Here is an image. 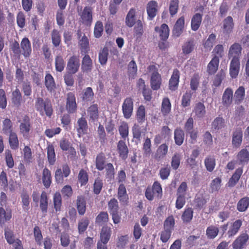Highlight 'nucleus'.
<instances>
[{
	"instance_id": "obj_1",
	"label": "nucleus",
	"mask_w": 249,
	"mask_h": 249,
	"mask_svg": "<svg viewBox=\"0 0 249 249\" xmlns=\"http://www.w3.org/2000/svg\"><path fill=\"white\" fill-rule=\"evenodd\" d=\"M95 163L96 168L98 171H102L105 169L106 178L110 180L114 178L115 173L114 166L111 163L106 164V157L104 153L101 152L97 155Z\"/></svg>"
},
{
	"instance_id": "obj_2",
	"label": "nucleus",
	"mask_w": 249,
	"mask_h": 249,
	"mask_svg": "<svg viewBox=\"0 0 249 249\" xmlns=\"http://www.w3.org/2000/svg\"><path fill=\"white\" fill-rule=\"evenodd\" d=\"M35 107L42 116L45 113L47 116L51 117L53 114L52 104L48 98L44 100L41 97H37L35 102Z\"/></svg>"
},
{
	"instance_id": "obj_3",
	"label": "nucleus",
	"mask_w": 249,
	"mask_h": 249,
	"mask_svg": "<svg viewBox=\"0 0 249 249\" xmlns=\"http://www.w3.org/2000/svg\"><path fill=\"white\" fill-rule=\"evenodd\" d=\"M145 196L149 201H152L154 197L158 199H161L162 196V189L160 183L155 181L152 186H148L145 191Z\"/></svg>"
},
{
	"instance_id": "obj_4",
	"label": "nucleus",
	"mask_w": 249,
	"mask_h": 249,
	"mask_svg": "<svg viewBox=\"0 0 249 249\" xmlns=\"http://www.w3.org/2000/svg\"><path fill=\"white\" fill-rule=\"evenodd\" d=\"M18 122L19 123V133L25 139H29L32 129V124L30 117L27 114L24 115Z\"/></svg>"
},
{
	"instance_id": "obj_5",
	"label": "nucleus",
	"mask_w": 249,
	"mask_h": 249,
	"mask_svg": "<svg viewBox=\"0 0 249 249\" xmlns=\"http://www.w3.org/2000/svg\"><path fill=\"white\" fill-rule=\"evenodd\" d=\"M147 71L151 73L150 78V85L154 90H157L160 89L162 79L160 74L158 72V70L156 66L150 65L147 68Z\"/></svg>"
},
{
	"instance_id": "obj_6",
	"label": "nucleus",
	"mask_w": 249,
	"mask_h": 249,
	"mask_svg": "<svg viewBox=\"0 0 249 249\" xmlns=\"http://www.w3.org/2000/svg\"><path fill=\"white\" fill-rule=\"evenodd\" d=\"M122 110L124 118L128 119L131 118L134 110V100L132 97H127L124 99Z\"/></svg>"
},
{
	"instance_id": "obj_7",
	"label": "nucleus",
	"mask_w": 249,
	"mask_h": 249,
	"mask_svg": "<svg viewBox=\"0 0 249 249\" xmlns=\"http://www.w3.org/2000/svg\"><path fill=\"white\" fill-rule=\"evenodd\" d=\"M71 174V169L67 164L62 165V168H57L54 175L55 180L57 183H62L64 178L68 177Z\"/></svg>"
},
{
	"instance_id": "obj_8",
	"label": "nucleus",
	"mask_w": 249,
	"mask_h": 249,
	"mask_svg": "<svg viewBox=\"0 0 249 249\" xmlns=\"http://www.w3.org/2000/svg\"><path fill=\"white\" fill-rule=\"evenodd\" d=\"M241 45L238 43H234L231 45L229 50L228 57L232 60H240L242 53Z\"/></svg>"
},
{
	"instance_id": "obj_9",
	"label": "nucleus",
	"mask_w": 249,
	"mask_h": 249,
	"mask_svg": "<svg viewBox=\"0 0 249 249\" xmlns=\"http://www.w3.org/2000/svg\"><path fill=\"white\" fill-rule=\"evenodd\" d=\"M66 108L69 114H73L76 112L77 106L75 94L73 92H69L67 95Z\"/></svg>"
},
{
	"instance_id": "obj_10",
	"label": "nucleus",
	"mask_w": 249,
	"mask_h": 249,
	"mask_svg": "<svg viewBox=\"0 0 249 249\" xmlns=\"http://www.w3.org/2000/svg\"><path fill=\"white\" fill-rule=\"evenodd\" d=\"M80 67V60L79 56L72 55L69 59L66 70L67 72L71 73H76L79 70Z\"/></svg>"
},
{
	"instance_id": "obj_11",
	"label": "nucleus",
	"mask_w": 249,
	"mask_h": 249,
	"mask_svg": "<svg viewBox=\"0 0 249 249\" xmlns=\"http://www.w3.org/2000/svg\"><path fill=\"white\" fill-rule=\"evenodd\" d=\"M117 198L121 205H127L129 202V196L127 194L126 189L123 183L119 185L117 191Z\"/></svg>"
},
{
	"instance_id": "obj_12",
	"label": "nucleus",
	"mask_w": 249,
	"mask_h": 249,
	"mask_svg": "<svg viewBox=\"0 0 249 249\" xmlns=\"http://www.w3.org/2000/svg\"><path fill=\"white\" fill-rule=\"evenodd\" d=\"M81 20L83 24L90 26L92 22V10L89 6L84 7L80 15Z\"/></svg>"
},
{
	"instance_id": "obj_13",
	"label": "nucleus",
	"mask_w": 249,
	"mask_h": 249,
	"mask_svg": "<svg viewBox=\"0 0 249 249\" xmlns=\"http://www.w3.org/2000/svg\"><path fill=\"white\" fill-rule=\"evenodd\" d=\"M243 132L241 128H234L232 134V144L233 147L238 148L242 142Z\"/></svg>"
},
{
	"instance_id": "obj_14",
	"label": "nucleus",
	"mask_w": 249,
	"mask_h": 249,
	"mask_svg": "<svg viewBox=\"0 0 249 249\" xmlns=\"http://www.w3.org/2000/svg\"><path fill=\"white\" fill-rule=\"evenodd\" d=\"M88 129V125L86 118L84 117L79 118L77 122L76 127L78 137L81 138L84 135L87 134Z\"/></svg>"
},
{
	"instance_id": "obj_15",
	"label": "nucleus",
	"mask_w": 249,
	"mask_h": 249,
	"mask_svg": "<svg viewBox=\"0 0 249 249\" xmlns=\"http://www.w3.org/2000/svg\"><path fill=\"white\" fill-rule=\"evenodd\" d=\"M180 78L179 71L175 69L173 70L171 77L169 81V89L172 91L177 89Z\"/></svg>"
},
{
	"instance_id": "obj_16",
	"label": "nucleus",
	"mask_w": 249,
	"mask_h": 249,
	"mask_svg": "<svg viewBox=\"0 0 249 249\" xmlns=\"http://www.w3.org/2000/svg\"><path fill=\"white\" fill-rule=\"evenodd\" d=\"M21 54L25 58L29 57L32 53L31 44L27 37H24L20 42Z\"/></svg>"
},
{
	"instance_id": "obj_17",
	"label": "nucleus",
	"mask_w": 249,
	"mask_h": 249,
	"mask_svg": "<svg viewBox=\"0 0 249 249\" xmlns=\"http://www.w3.org/2000/svg\"><path fill=\"white\" fill-rule=\"evenodd\" d=\"M117 150L119 157L123 160H125L128 157L129 150L125 141L120 140L117 143Z\"/></svg>"
},
{
	"instance_id": "obj_18",
	"label": "nucleus",
	"mask_w": 249,
	"mask_h": 249,
	"mask_svg": "<svg viewBox=\"0 0 249 249\" xmlns=\"http://www.w3.org/2000/svg\"><path fill=\"white\" fill-rule=\"evenodd\" d=\"M158 3L155 0L149 1L146 6V11L149 20H152L156 16L158 12Z\"/></svg>"
},
{
	"instance_id": "obj_19",
	"label": "nucleus",
	"mask_w": 249,
	"mask_h": 249,
	"mask_svg": "<svg viewBox=\"0 0 249 249\" xmlns=\"http://www.w3.org/2000/svg\"><path fill=\"white\" fill-rule=\"evenodd\" d=\"M185 20L183 16L180 17L176 22L173 31V36L178 37L182 33L184 27Z\"/></svg>"
},
{
	"instance_id": "obj_20",
	"label": "nucleus",
	"mask_w": 249,
	"mask_h": 249,
	"mask_svg": "<svg viewBox=\"0 0 249 249\" xmlns=\"http://www.w3.org/2000/svg\"><path fill=\"white\" fill-rule=\"evenodd\" d=\"M168 151V146L166 143L160 145L154 155V159L158 161L161 160L166 156Z\"/></svg>"
},
{
	"instance_id": "obj_21",
	"label": "nucleus",
	"mask_w": 249,
	"mask_h": 249,
	"mask_svg": "<svg viewBox=\"0 0 249 249\" xmlns=\"http://www.w3.org/2000/svg\"><path fill=\"white\" fill-rule=\"evenodd\" d=\"M237 162L242 166L247 164L249 161V152L245 148L241 149L237 154Z\"/></svg>"
},
{
	"instance_id": "obj_22",
	"label": "nucleus",
	"mask_w": 249,
	"mask_h": 249,
	"mask_svg": "<svg viewBox=\"0 0 249 249\" xmlns=\"http://www.w3.org/2000/svg\"><path fill=\"white\" fill-rule=\"evenodd\" d=\"M233 100V91L231 89L228 88L225 90L222 98V103L226 107H229Z\"/></svg>"
},
{
	"instance_id": "obj_23",
	"label": "nucleus",
	"mask_w": 249,
	"mask_h": 249,
	"mask_svg": "<svg viewBox=\"0 0 249 249\" xmlns=\"http://www.w3.org/2000/svg\"><path fill=\"white\" fill-rule=\"evenodd\" d=\"M92 67V61L89 55L85 54L82 60V71L84 73H89L91 71Z\"/></svg>"
},
{
	"instance_id": "obj_24",
	"label": "nucleus",
	"mask_w": 249,
	"mask_h": 249,
	"mask_svg": "<svg viewBox=\"0 0 249 249\" xmlns=\"http://www.w3.org/2000/svg\"><path fill=\"white\" fill-rule=\"evenodd\" d=\"M52 174L49 169L44 168L42 172V181L45 188H48L52 183Z\"/></svg>"
},
{
	"instance_id": "obj_25",
	"label": "nucleus",
	"mask_w": 249,
	"mask_h": 249,
	"mask_svg": "<svg viewBox=\"0 0 249 249\" xmlns=\"http://www.w3.org/2000/svg\"><path fill=\"white\" fill-rule=\"evenodd\" d=\"M136 10L131 8L125 18V24L129 27H132L136 23Z\"/></svg>"
},
{
	"instance_id": "obj_26",
	"label": "nucleus",
	"mask_w": 249,
	"mask_h": 249,
	"mask_svg": "<svg viewBox=\"0 0 249 249\" xmlns=\"http://www.w3.org/2000/svg\"><path fill=\"white\" fill-rule=\"evenodd\" d=\"M155 31L156 32H159V36L161 40H167L169 35V29L167 24L165 23L162 24L160 28L156 27Z\"/></svg>"
},
{
	"instance_id": "obj_27",
	"label": "nucleus",
	"mask_w": 249,
	"mask_h": 249,
	"mask_svg": "<svg viewBox=\"0 0 249 249\" xmlns=\"http://www.w3.org/2000/svg\"><path fill=\"white\" fill-rule=\"evenodd\" d=\"M249 239L248 234L243 233L240 235L232 243L233 249H242Z\"/></svg>"
},
{
	"instance_id": "obj_28",
	"label": "nucleus",
	"mask_w": 249,
	"mask_h": 249,
	"mask_svg": "<svg viewBox=\"0 0 249 249\" xmlns=\"http://www.w3.org/2000/svg\"><path fill=\"white\" fill-rule=\"evenodd\" d=\"M135 24L134 28V36L137 39H139L142 37L144 33V22L141 19H138Z\"/></svg>"
},
{
	"instance_id": "obj_29",
	"label": "nucleus",
	"mask_w": 249,
	"mask_h": 249,
	"mask_svg": "<svg viewBox=\"0 0 249 249\" xmlns=\"http://www.w3.org/2000/svg\"><path fill=\"white\" fill-rule=\"evenodd\" d=\"M8 142L12 150H17L18 149L19 142L18 135L15 132L9 134Z\"/></svg>"
},
{
	"instance_id": "obj_30",
	"label": "nucleus",
	"mask_w": 249,
	"mask_h": 249,
	"mask_svg": "<svg viewBox=\"0 0 249 249\" xmlns=\"http://www.w3.org/2000/svg\"><path fill=\"white\" fill-rule=\"evenodd\" d=\"M48 198L47 193L45 191H42L40 196L39 207L44 216L47 214L48 211Z\"/></svg>"
},
{
	"instance_id": "obj_31",
	"label": "nucleus",
	"mask_w": 249,
	"mask_h": 249,
	"mask_svg": "<svg viewBox=\"0 0 249 249\" xmlns=\"http://www.w3.org/2000/svg\"><path fill=\"white\" fill-rule=\"evenodd\" d=\"M112 233L111 228L107 225H104L100 233V239L103 241L108 242L109 241Z\"/></svg>"
},
{
	"instance_id": "obj_32",
	"label": "nucleus",
	"mask_w": 249,
	"mask_h": 249,
	"mask_svg": "<svg viewBox=\"0 0 249 249\" xmlns=\"http://www.w3.org/2000/svg\"><path fill=\"white\" fill-rule=\"evenodd\" d=\"M219 64V59L216 57H213L211 61L208 63L207 71L209 74H213L217 71Z\"/></svg>"
},
{
	"instance_id": "obj_33",
	"label": "nucleus",
	"mask_w": 249,
	"mask_h": 249,
	"mask_svg": "<svg viewBox=\"0 0 249 249\" xmlns=\"http://www.w3.org/2000/svg\"><path fill=\"white\" fill-rule=\"evenodd\" d=\"M136 119L138 123L142 124L146 120L145 107L143 105L140 106L136 112Z\"/></svg>"
},
{
	"instance_id": "obj_34",
	"label": "nucleus",
	"mask_w": 249,
	"mask_h": 249,
	"mask_svg": "<svg viewBox=\"0 0 249 249\" xmlns=\"http://www.w3.org/2000/svg\"><path fill=\"white\" fill-rule=\"evenodd\" d=\"M86 202L85 198L83 196H79L77 197L76 207L80 215H84L86 210Z\"/></svg>"
},
{
	"instance_id": "obj_35",
	"label": "nucleus",
	"mask_w": 249,
	"mask_h": 249,
	"mask_svg": "<svg viewBox=\"0 0 249 249\" xmlns=\"http://www.w3.org/2000/svg\"><path fill=\"white\" fill-rule=\"evenodd\" d=\"M240 60H231L230 65V74L232 78H235L239 71Z\"/></svg>"
},
{
	"instance_id": "obj_36",
	"label": "nucleus",
	"mask_w": 249,
	"mask_h": 249,
	"mask_svg": "<svg viewBox=\"0 0 249 249\" xmlns=\"http://www.w3.org/2000/svg\"><path fill=\"white\" fill-rule=\"evenodd\" d=\"M22 100V95L18 88H16L15 90L12 92L11 101L13 104L18 107L21 105Z\"/></svg>"
},
{
	"instance_id": "obj_37",
	"label": "nucleus",
	"mask_w": 249,
	"mask_h": 249,
	"mask_svg": "<svg viewBox=\"0 0 249 249\" xmlns=\"http://www.w3.org/2000/svg\"><path fill=\"white\" fill-rule=\"evenodd\" d=\"M88 115L90 119L93 121L97 120L99 118V110L97 104L91 105L87 110Z\"/></svg>"
},
{
	"instance_id": "obj_38",
	"label": "nucleus",
	"mask_w": 249,
	"mask_h": 249,
	"mask_svg": "<svg viewBox=\"0 0 249 249\" xmlns=\"http://www.w3.org/2000/svg\"><path fill=\"white\" fill-rule=\"evenodd\" d=\"M45 85L47 89L52 92L55 88L54 78L50 73H47L45 77Z\"/></svg>"
},
{
	"instance_id": "obj_39",
	"label": "nucleus",
	"mask_w": 249,
	"mask_h": 249,
	"mask_svg": "<svg viewBox=\"0 0 249 249\" xmlns=\"http://www.w3.org/2000/svg\"><path fill=\"white\" fill-rule=\"evenodd\" d=\"M171 103L168 97L162 99L161 107V112L163 116H167L171 111Z\"/></svg>"
},
{
	"instance_id": "obj_40",
	"label": "nucleus",
	"mask_w": 249,
	"mask_h": 249,
	"mask_svg": "<svg viewBox=\"0 0 249 249\" xmlns=\"http://www.w3.org/2000/svg\"><path fill=\"white\" fill-rule=\"evenodd\" d=\"M174 139L176 144L181 145L184 141V133L181 128H177L174 131Z\"/></svg>"
},
{
	"instance_id": "obj_41",
	"label": "nucleus",
	"mask_w": 249,
	"mask_h": 249,
	"mask_svg": "<svg viewBox=\"0 0 249 249\" xmlns=\"http://www.w3.org/2000/svg\"><path fill=\"white\" fill-rule=\"evenodd\" d=\"M245 95V88L240 86L234 93V102L236 104H240L244 100Z\"/></svg>"
},
{
	"instance_id": "obj_42",
	"label": "nucleus",
	"mask_w": 249,
	"mask_h": 249,
	"mask_svg": "<svg viewBox=\"0 0 249 249\" xmlns=\"http://www.w3.org/2000/svg\"><path fill=\"white\" fill-rule=\"evenodd\" d=\"M234 23L232 18L228 16L223 20V30L224 32L227 34L230 33L233 28Z\"/></svg>"
},
{
	"instance_id": "obj_43",
	"label": "nucleus",
	"mask_w": 249,
	"mask_h": 249,
	"mask_svg": "<svg viewBox=\"0 0 249 249\" xmlns=\"http://www.w3.org/2000/svg\"><path fill=\"white\" fill-rule=\"evenodd\" d=\"M2 130L5 134H9L13 131V123L10 119L6 118L2 121Z\"/></svg>"
},
{
	"instance_id": "obj_44",
	"label": "nucleus",
	"mask_w": 249,
	"mask_h": 249,
	"mask_svg": "<svg viewBox=\"0 0 249 249\" xmlns=\"http://www.w3.org/2000/svg\"><path fill=\"white\" fill-rule=\"evenodd\" d=\"M242 224V222L241 220L238 219L235 221L228 231L229 237H232L235 235L238 232Z\"/></svg>"
},
{
	"instance_id": "obj_45",
	"label": "nucleus",
	"mask_w": 249,
	"mask_h": 249,
	"mask_svg": "<svg viewBox=\"0 0 249 249\" xmlns=\"http://www.w3.org/2000/svg\"><path fill=\"white\" fill-rule=\"evenodd\" d=\"M109 216L107 212H101L95 218V223L99 226L108 222Z\"/></svg>"
},
{
	"instance_id": "obj_46",
	"label": "nucleus",
	"mask_w": 249,
	"mask_h": 249,
	"mask_svg": "<svg viewBox=\"0 0 249 249\" xmlns=\"http://www.w3.org/2000/svg\"><path fill=\"white\" fill-rule=\"evenodd\" d=\"M47 149L48 162L50 165H53L56 161L54 146L52 144H49L48 145Z\"/></svg>"
},
{
	"instance_id": "obj_47",
	"label": "nucleus",
	"mask_w": 249,
	"mask_h": 249,
	"mask_svg": "<svg viewBox=\"0 0 249 249\" xmlns=\"http://www.w3.org/2000/svg\"><path fill=\"white\" fill-rule=\"evenodd\" d=\"M12 217L11 211L6 212L2 207H0V225H4L6 222L9 221Z\"/></svg>"
},
{
	"instance_id": "obj_48",
	"label": "nucleus",
	"mask_w": 249,
	"mask_h": 249,
	"mask_svg": "<svg viewBox=\"0 0 249 249\" xmlns=\"http://www.w3.org/2000/svg\"><path fill=\"white\" fill-rule=\"evenodd\" d=\"M243 173L242 168H238L230 179L228 184L229 186H233L238 181Z\"/></svg>"
},
{
	"instance_id": "obj_49",
	"label": "nucleus",
	"mask_w": 249,
	"mask_h": 249,
	"mask_svg": "<svg viewBox=\"0 0 249 249\" xmlns=\"http://www.w3.org/2000/svg\"><path fill=\"white\" fill-rule=\"evenodd\" d=\"M21 198L22 207L25 211H28L30 209V198L27 192H23L20 195Z\"/></svg>"
},
{
	"instance_id": "obj_50",
	"label": "nucleus",
	"mask_w": 249,
	"mask_h": 249,
	"mask_svg": "<svg viewBox=\"0 0 249 249\" xmlns=\"http://www.w3.org/2000/svg\"><path fill=\"white\" fill-rule=\"evenodd\" d=\"M79 43L81 53H87L89 51V41L88 37L84 35L80 40Z\"/></svg>"
},
{
	"instance_id": "obj_51",
	"label": "nucleus",
	"mask_w": 249,
	"mask_h": 249,
	"mask_svg": "<svg viewBox=\"0 0 249 249\" xmlns=\"http://www.w3.org/2000/svg\"><path fill=\"white\" fill-rule=\"evenodd\" d=\"M202 17L200 14H196L192 18L191 20V28L193 31H196L199 28L201 22Z\"/></svg>"
},
{
	"instance_id": "obj_52",
	"label": "nucleus",
	"mask_w": 249,
	"mask_h": 249,
	"mask_svg": "<svg viewBox=\"0 0 249 249\" xmlns=\"http://www.w3.org/2000/svg\"><path fill=\"white\" fill-rule=\"evenodd\" d=\"M108 49L105 46L99 53V61L102 65H105L107 61Z\"/></svg>"
},
{
	"instance_id": "obj_53",
	"label": "nucleus",
	"mask_w": 249,
	"mask_h": 249,
	"mask_svg": "<svg viewBox=\"0 0 249 249\" xmlns=\"http://www.w3.org/2000/svg\"><path fill=\"white\" fill-rule=\"evenodd\" d=\"M89 221L87 217L81 219L78 223V230L79 234L83 233L87 229Z\"/></svg>"
},
{
	"instance_id": "obj_54",
	"label": "nucleus",
	"mask_w": 249,
	"mask_h": 249,
	"mask_svg": "<svg viewBox=\"0 0 249 249\" xmlns=\"http://www.w3.org/2000/svg\"><path fill=\"white\" fill-rule=\"evenodd\" d=\"M193 216V211L191 208H187L185 209L181 215V219L184 223L190 222Z\"/></svg>"
},
{
	"instance_id": "obj_55",
	"label": "nucleus",
	"mask_w": 249,
	"mask_h": 249,
	"mask_svg": "<svg viewBox=\"0 0 249 249\" xmlns=\"http://www.w3.org/2000/svg\"><path fill=\"white\" fill-rule=\"evenodd\" d=\"M51 38L53 45L57 47L59 46L61 42V37L59 32L53 29L51 33Z\"/></svg>"
},
{
	"instance_id": "obj_56",
	"label": "nucleus",
	"mask_w": 249,
	"mask_h": 249,
	"mask_svg": "<svg viewBox=\"0 0 249 249\" xmlns=\"http://www.w3.org/2000/svg\"><path fill=\"white\" fill-rule=\"evenodd\" d=\"M4 237L7 242L12 245L16 241L15 235L14 231L8 228H6L4 229Z\"/></svg>"
},
{
	"instance_id": "obj_57",
	"label": "nucleus",
	"mask_w": 249,
	"mask_h": 249,
	"mask_svg": "<svg viewBox=\"0 0 249 249\" xmlns=\"http://www.w3.org/2000/svg\"><path fill=\"white\" fill-rule=\"evenodd\" d=\"M53 203L56 212L60 211L62 206V197L59 192H56L53 196Z\"/></svg>"
},
{
	"instance_id": "obj_58",
	"label": "nucleus",
	"mask_w": 249,
	"mask_h": 249,
	"mask_svg": "<svg viewBox=\"0 0 249 249\" xmlns=\"http://www.w3.org/2000/svg\"><path fill=\"white\" fill-rule=\"evenodd\" d=\"M118 130L122 138L125 141L128 137L129 127L127 123L123 122L118 128Z\"/></svg>"
},
{
	"instance_id": "obj_59",
	"label": "nucleus",
	"mask_w": 249,
	"mask_h": 249,
	"mask_svg": "<svg viewBox=\"0 0 249 249\" xmlns=\"http://www.w3.org/2000/svg\"><path fill=\"white\" fill-rule=\"evenodd\" d=\"M65 66V62L61 55H57L55 58V67L56 71L59 72L62 71Z\"/></svg>"
},
{
	"instance_id": "obj_60",
	"label": "nucleus",
	"mask_w": 249,
	"mask_h": 249,
	"mask_svg": "<svg viewBox=\"0 0 249 249\" xmlns=\"http://www.w3.org/2000/svg\"><path fill=\"white\" fill-rule=\"evenodd\" d=\"M94 92L91 88L88 87L84 89L82 100L86 102L91 101L94 98Z\"/></svg>"
},
{
	"instance_id": "obj_61",
	"label": "nucleus",
	"mask_w": 249,
	"mask_h": 249,
	"mask_svg": "<svg viewBox=\"0 0 249 249\" xmlns=\"http://www.w3.org/2000/svg\"><path fill=\"white\" fill-rule=\"evenodd\" d=\"M142 151L143 155L146 157H149L151 154V142L149 138H147L143 144H142Z\"/></svg>"
},
{
	"instance_id": "obj_62",
	"label": "nucleus",
	"mask_w": 249,
	"mask_h": 249,
	"mask_svg": "<svg viewBox=\"0 0 249 249\" xmlns=\"http://www.w3.org/2000/svg\"><path fill=\"white\" fill-rule=\"evenodd\" d=\"M249 206V198L244 197L241 199L237 205V209L239 212H245Z\"/></svg>"
},
{
	"instance_id": "obj_63",
	"label": "nucleus",
	"mask_w": 249,
	"mask_h": 249,
	"mask_svg": "<svg viewBox=\"0 0 249 249\" xmlns=\"http://www.w3.org/2000/svg\"><path fill=\"white\" fill-rule=\"evenodd\" d=\"M78 181L81 186L85 185L88 182L89 176L87 172L82 169L80 170L78 176Z\"/></svg>"
},
{
	"instance_id": "obj_64",
	"label": "nucleus",
	"mask_w": 249,
	"mask_h": 249,
	"mask_svg": "<svg viewBox=\"0 0 249 249\" xmlns=\"http://www.w3.org/2000/svg\"><path fill=\"white\" fill-rule=\"evenodd\" d=\"M181 154L179 153H175L171 160V166L174 170L178 169L180 164Z\"/></svg>"
}]
</instances>
